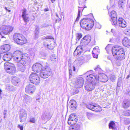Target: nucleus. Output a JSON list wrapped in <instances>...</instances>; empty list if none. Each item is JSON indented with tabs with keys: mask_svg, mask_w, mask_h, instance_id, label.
Listing matches in <instances>:
<instances>
[{
	"mask_svg": "<svg viewBox=\"0 0 130 130\" xmlns=\"http://www.w3.org/2000/svg\"><path fill=\"white\" fill-rule=\"evenodd\" d=\"M45 38V39H52L53 38L52 36H46Z\"/></svg>",
	"mask_w": 130,
	"mask_h": 130,
	"instance_id": "obj_48",
	"label": "nucleus"
},
{
	"mask_svg": "<svg viewBox=\"0 0 130 130\" xmlns=\"http://www.w3.org/2000/svg\"><path fill=\"white\" fill-rule=\"evenodd\" d=\"M87 115L89 119H91L94 116V115L93 114L89 112L87 113Z\"/></svg>",
	"mask_w": 130,
	"mask_h": 130,
	"instance_id": "obj_35",
	"label": "nucleus"
},
{
	"mask_svg": "<svg viewBox=\"0 0 130 130\" xmlns=\"http://www.w3.org/2000/svg\"><path fill=\"white\" fill-rule=\"evenodd\" d=\"M90 59V55H88L87 56L86 58H85V60H88L87 62Z\"/></svg>",
	"mask_w": 130,
	"mask_h": 130,
	"instance_id": "obj_45",
	"label": "nucleus"
},
{
	"mask_svg": "<svg viewBox=\"0 0 130 130\" xmlns=\"http://www.w3.org/2000/svg\"><path fill=\"white\" fill-rule=\"evenodd\" d=\"M76 40L78 41L82 38V35L80 33H78L76 35Z\"/></svg>",
	"mask_w": 130,
	"mask_h": 130,
	"instance_id": "obj_36",
	"label": "nucleus"
},
{
	"mask_svg": "<svg viewBox=\"0 0 130 130\" xmlns=\"http://www.w3.org/2000/svg\"><path fill=\"white\" fill-rule=\"evenodd\" d=\"M83 51V50L82 46L80 45L78 46L74 52V56L75 57H78L81 54Z\"/></svg>",
	"mask_w": 130,
	"mask_h": 130,
	"instance_id": "obj_13",
	"label": "nucleus"
},
{
	"mask_svg": "<svg viewBox=\"0 0 130 130\" xmlns=\"http://www.w3.org/2000/svg\"><path fill=\"white\" fill-rule=\"evenodd\" d=\"M86 107L88 109L95 111H101L102 110L101 107L95 104L91 103L86 105Z\"/></svg>",
	"mask_w": 130,
	"mask_h": 130,
	"instance_id": "obj_9",
	"label": "nucleus"
},
{
	"mask_svg": "<svg viewBox=\"0 0 130 130\" xmlns=\"http://www.w3.org/2000/svg\"><path fill=\"white\" fill-rule=\"evenodd\" d=\"M109 47L108 45H107L106 46V47L105 48V49L106 51H107L108 52V50L109 49Z\"/></svg>",
	"mask_w": 130,
	"mask_h": 130,
	"instance_id": "obj_53",
	"label": "nucleus"
},
{
	"mask_svg": "<svg viewBox=\"0 0 130 130\" xmlns=\"http://www.w3.org/2000/svg\"><path fill=\"white\" fill-rule=\"evenodd\" d=\"M14 41L19 45L25 44L27 42L26 39L22 34L18 33H15L13 36Z\"/></svg>",
	"mask_w": 130,
	"mask_h": 130,
	"instance_id": "obj_5",
	"label": "nucleus"
},
{
	"mask_svg": "<svg viewBox=\"0 0 130 130\" xmlns=\"http://www.w3.org/2000/svg\"><path fill=\"white\" fill-rule=\"evenodd\" d=\"M125 58V56L124 54H120L119 55H118L116 56V58L118 60H121L124 59Z\"/></svg>",
	"mask_w": 130,
	"mask_h": 130,
	"instance_id": "obj_30",
	"label": "nucleus"
},
{
	"mask_svg": "<svg viewBox=\"0 0 130 130\" xmlns=\"http://www.w3.org/2000/svg\"><path fill=\"white\" fill-rule=\"evenodd\" d=\"M6 89L10 91H13L14 89V87L12 85L9 84L6 85Z\"/></svg>",
	"mask_w": 130,
	"mask_h": 130,
	"instance_id": "obj_32",
	"label": "nucleus"
},
{
	"mask_svg": "<svg viewBox=\"0 0 130 130\" xmlns=\"http://www.w3.org/2000/svg\"><path fill=\"white\" fill-rule=\"evenodd\" d=\"M73 70L74 71H75V67H74L73 66Z\"/></svg>",
	"mask_w": 130,
	"mask_h": 130,
	"instance_id": "obj_63",
	"label": "nucleus"
},
{
	"mask_svg": "<svg viewBox=\"0 0 130 130\" xmlns=\"http://www.w3.org/2000/svg\"><path fill=\"white\" fill-rule=\"evenodd\" d=\"M44 11H48L49 9L48 8H47L44 9Z\"/></svg>",
	"mask_w": 130,
	"mask_h": 130,
	"instance_id": "obj_57",
	"label": "nucleus"
},
{
	"mask_svg": "<svg viewBox=\"0 0 130 130\" xmlns=\"http://www.w3.org/2000/svg\"><path fill=\"white\" fill-rule=\"evenodd\" d=\"M25 90L26 92L29 93L30 92L31 93H32L33 91L34 92L35 91V88L34 85H29L27 86L25 88Z\"/></svg>",
	"mask_w": 130,
	"mask_h": 130,
	"instance_id": "obj_17",
	"label": "nucleus"
},
{
	"mask_svg": "<svg viewBox=\"0 0 130 130\" xmlns=\"http://www.w3.org/2000/svg\"><path fill=\"white\" fill-rule=\"evenodd\" d=\"M84 83L83 78L81 77H79L75 80V87L77 88H80L83 86Z\"/></svg>",
	"mask_w": 130,
	"mask_h": 130,
	"instance_id": "obj_16",
	"label": "nucleus"
},
{
	"mask_svg": "<svg viewBox=\"0 0 130 130\" xmlns=\"http://www.w3.org/2000/svg\"><path fill=\"white\" fill-rule=\"evenodd\" d=\"M96 27L100 29L101 28V26L99 23H97L96 24Z\"/></svg>",
	"mask_w": 130,
	"mask_h": 130,
	"instance_id": "obj_41",
	"label": "nucleus"
},
{
	"mask_svg": "<svg viewBox=\"0 0 130 130\" xmlns=\"http://www.w3.org/2000/svg\"><path fill=\"white\" fill-rule=\"evenodd\" d=\"M36 120L35 118H31L30 120V122L32 123H35V122Z\"/></svg>",
	"mask_w": 130,
	"mask_h": 130,
	"instance_id": "obj_39",
	"label": "nucleus"
},
{
	"mask_svg": "<svg viewBox=\"0 0 130 130\" xmlns=\"http://www.w3.org/2000/svg\"><path fill=\"white\" fill-rule=\"evenodd\" d=\"M5 9L6 10H7L9 12H10L11 11L10 10H8L7 9V7H5Z\"/></svg>",
	"mask_w": 130,
	"mask_h": 130,
	"instance_id": "obj_60",
	"label": "nucleus"
},
{
	"mask_svg": "<svg viewBox=\"0 0 130 130\" xmlns=\"http://www.w3.org/2000/svg\"><path fill=\"white\" fill-rule=\"evenodd\" d=\"M43 45L45 46H47V47H48V46H49V45L48 44H47V43L46 42H44V43H43Z\"/></svg>",
	"mask_w": 130,
	"mask_h": 130,
	"instance_id": "obj_52",
	"label": "nucleus"
},
{
	"mask_svg": "<svg viewBox=\"0 0 130 130\" xmlns=\"http://www.w3.org/2000/svg\"><path fill=\"white\" fill-rule=\"evenodd\" d=\"M52 115L50 111H47L44 113L42 116V118L45 120H48L51 118Z\"/></svg>",
	"mask_w": 130,
	"mask_h": 130,
	"instance_id": "obj_19",
	"label": "nucleus"
},
{
	"mask_svg": "<svg viewBox=\"0 0 130 130\" xmlns=\"http://www.w3.org/2000/svg\"><path fill=\"white\" fill-rule=\"evenodd\" d=\"M12 57V56L11 54L8 53L4 55L3 57V59L5 61H8L11 59Z\"/></svg>",
	"mask_w": 130,
	"mask_h": 130,
	"instance_id": "obj_21",
	"label": "nucleus"
},
{
	"mask_svg": "<svg viewBox=\"0 0 130 130\" xmlns=\"http://www.w3.org/2000/svg\"><path fill=\"white\" fill-rule=\"evenodd\" d=\"M26 10L25 9H24L22 10V17L25 22H28L29 20V17L26 13Z\"/></svg>",
	"mask_w": 130,
	"mask_h": 130,
	"instance_id": "obj_18",
	"label": "nucleus"
},
{
	"mask_svg": "<svg viewBox=\"0 0 130 130\" xmlns=\"http://www.w3.org/2000/svg\"><path fill=\"white\" fill-rule=\"evenodd\" d=\"M111 17L113 22L112 24H113V22H115L116 21L117 15L116 12L114 11H112L111 12Z\"/></svg>",
	"mask_w": 130,
	"mask_h": 130,
	"instance_id": "obj_25",
	"label": "nucleus"
},
{
	"mask_svg": "<svg viewBox=\"0 0 130 130\" xmlns=\"http://www.w3.org/2000/svg\"><path fill=\"white\" fill-rule=\"evenodd\" d=\"M124 114L125 116H128L130 115V111L129 110H126L124 112Z\"/></svg>",
	"mask_w": 130,
	"mask_h": 130,
	"instance_id": "obj_38",
	"label": "nucleus"
},
{
	"mask_svg": "<svg viewBox=\"0 0 130 130\" xmlns=\"http://www.w3.org/2000/svg\"><path fill=\"white\" fill-rule=\"evenodd\" d=\"M38 29L36 28L35 31V35L36 36H37L39 33V31H38Z\"/></svg>",
	"mask_w": 130,
	"mask_h": 130,
	"instance_id": "obj_44",
	"label": "nucleus"
},
{
	"mask_svg": "<svg viewBox=\"0 0 130 130\" xmlns=\"http://www.w3.org/2000/svg\"><path fill=\"white\" fill-rule=\"evenodd\" d=\"M130 105V101L128 100H124L123 102L122 106L125 109L127 108Z\"/></svg>",
	"mask_w": 130,
	"mask_h": 130,
	"instance_id": "obj_26",
	"label": "nucleus"
},
{
	"mask_svg": "<svg viewBox=\"0 0 130 130\" xmlns=\"http://www.w3.org/2000/svg\"><path fill=\"white\" fill-rule=\"evenodd\" d=\"M12 58L14 61L18 62L17 67L18 70L23 72L25 69V66L27 64V60L29 58L23 54L21 51H16L13 53Z\"/></svg>",
	"mask_w": 130,
	"mask_h": 130,
	"instance_id": "obj_1",
	"label": "nucleus"
},
{
	"mask_svg": "<svg viewBox=\"0 0 130 130\" xmlns=\"http://www.w3.org/2000/svg\"><path fill=\"white\" fill-rule=\"evenodd\" d=\"M0 48L3 52L9 51L10 48V45L8 44H4L1 46Z\"/></svg>",
	"mask_w": 130,
	"mask_h": 130,
	"instance_id": "obj_24",
	"label": "nucleus"
},
{
	"mask_svg": "<svg viewBox=\"0 0 130 130\" xmlns=\"http://www.w3.org/2000/svg\"><path fill=\"white\" fill-rule=\"evenodd\" d=\"M27 117L26 111L24 109H21L20 111V113L19 115L20 122H25L26 121Z\"/></svg>",
	"mask_w": 130,
	"mask_h": 130,
	"instance_id": "obj_12",
	"label": "nucleus"
},
{
	"mask_svg": "<svg viewBox=\"0 0 130 130\" xmlns=\"http://www.w3.org/2000/svg\"><path fill=\"white\" fill-rule=\"evenodd\" d=\"M88 60H85V58L83 57H80L76 59L75 62H78L79 63H82L84 62H86Z\"/></svg>",
	"mask_w": 130,
	"mask_h": 130,
	"instance_id": "obj_28",
	"label": "nucleus"
},
{
	"mask_svg": "<svg viewBox=\"0 0 130 130\" xmlns=\"http://www.w3.org/2000/svg\"><path fill=\"white\" fill-rule=\"evenodd\" d=\"M94 53L95 52H92L93 57L94 58H95L97 59L98 57V54H96Z\"/></svg>",
	"mask_w": 130,
	"mask_h": 130,
	"instance_id": "obj_43",
	"label": "nucleus"
},
{
	"mask_svg": "<svg viewBox=\"0 0 130 130\" xmlns=\"http://www.w3.org/2000/svg\"><path fill=\"white\" fill-rule=\"evenodd\" d=\"M109 128L115 129L116 128L115 123L114 122L111 121L109 124Z\"/></svg>",
	"mask_w": 130,
	"mask_h": 130,
	"instance_id": "obj_29",
	"label": "nucleus"
},
{
	"mask_svg": "<svg viewBox=\"0 0 130 130\" xmlns=\"http://www.w3.org/2000/svg\"><path fill=\"white\" fill-rule=\"evenodd\" d=\"M79 92V91L77 89H76L74 90L73 92L72 95H74L77 93Z\"/></svg>",
	"mask_w": 130,
	"mask_h": 130,
	"instance_id": "obj_40",
	"label": "nucleus"
},
{
	"mask_svg": "<svg viewBox=\"0 0 130 130\" xmlns=\"http://www.w3.org/2000/svg\"><path fill=\"white\" fill-rule=\"evenodd\" d=\"M52 3H54L55 1V0H51Z\"/></svg>",
	"mask_w": 130,
	"mask_h": 130,
	"instance_id": "obj_61",
	"label": "nucleus"
},
{
	"mask_svg": "<svg viewBox=\"0 0 130 130\" xmlns=\"http://www.w3.org/2000/svg\"><path fill=\"white\" fill-rule=\"evenodd\" d=\"M113 25L116 26L118 25L122 28H124L126 26V23L125 21L122 18H119L118 21L113 22Z\"/></svg>",
	"mask_w": 130,
	"mask_h": 130,
	"instance_id": "obj_11",
	"label": "nucleus"
},
{
	"mask_svg": "<svg viewBox=\"0 0 130 130\" xmlns=\"http://www.w3.org/2000/svg\"><path fill=\"white\" fill-rule=\"evenodd\" d=\"M130 121L129 120L127 119L125 121V123L126 124H128L129 123Z\"/></svg>",
	"mask_w": 130,
	"mask_h": 130,
	"instance_id": "obj_47",
	"label": "nucleus"
},
{
	"mask_svg": "<svg viewBox=\"0 0 130 130\" xmlns=\"http://www.w3.org/2000/svg\"><path fill=\"white\" fill-rule=\"evenodd\" d=\"M11 82L14 85H18L20 82L19 79L16 76H13L11 77Z\"/></svg>",
	"mask_w": 130,
	"mask_h": 130,
	"instance_id": "obj_22",
	"label": "nucleus"
},
{
	"mask_svg": "<svg viewBox=\"0 0 130 130\" xmlns=\"http://www.w3.org/2000/svg\"><path fill=\"white\" fill-rule=\"evenodd\" d=\"M90 40L91 37L89 36H84L81 40V42H84L86 44H88L90 41Z\"/></svg>",
	"mask_w": 130,
	"mask_h": 130,
	"instance_id": "obj_27",
	"label": "nucleus"
},
{
	"mask_svg": "<svg viewBox=\"0 0 130 130\" xmlns=\"http://www.w3.org/2000/svg\"><path fill=\"white\" fill-rule=\"evenodd\" d=\"M130 75H128L127 76V78H129V77H130Z\"/></svg>",
	"mask_w": 130,
	"mask_h": 130,
	"instance_id": "obj_62",
	"label": "nucleus"
},
{
	"mask_svg": "<svg viewBox=\"0 0 130 130\" xmlns=\"http://www.w3.org/2000/svg\"><path fill=\"white\" fill-rule=\"evenodd\" d=\"M80 126V125L79 124H75L70 127V129L74 130H79Z\"/></svg>",
	"mask_w": 130,
	"mask_h": 130,
	"instance_id": "obj_31",
	"label": "nucleus"
},
{
	"mask_svg": "<svg viewBox=\"0 0 130 130\" xmlns=\"http://www.w3.org/2000/svg\"><path fill=\"white\" fill-rule=\"evenodd\" d=\"M3 28L2 33L5 35H6L12 31L13 27L10 26H4Z\"/></svg>",
	"mask_w": 130,
	"mask_h": 130,
	"instance_id": "obj_15",
	"label": "nucleus"
},
{
	"mask_svg": "<svg viewBox=\"0 0 130 130\" xmlns=\"http://www.w3.org/2000/svg\"><path fill=\"white\" fill-rule=\"evenodd\" d=\"M24 100L26 102H30L32 100V98L30 97L27 95H25L24 96Z\"/></svg>",
	"mask_w": 130,
	"mask_h": 130,
	"instance_id": "obj_33",
	"label": "nucleus"
},
{
	"mask_svg": "<svg viewBox=\"0 0 130 130\" xmlns=\"http://www.w3.org/2000/svg\"><path fill=\"white\" fill-rule=\"evenodd\" d=\"M5 71L8 73L13 74L15 73L16 69L15 65L12 63L6 62L4 64Z\"/></svg>",
	"mask_w": 130,
	"mask_h": 130,
	"instance_id": "obj_6",
	"label": "nucleus"
},
{
	"mask_svg": "<svg viewBox=\"0 0 130 130\" xmlns=\"http://www.w3.org/2000/svg\"><path fill=\"white\" fill-rule=\"evenodd\" d=\"M18 127L20 129V130H23V127L22 126H21L20 125H18Z\"/></svg>",
	"mask_w": 130,
	"mask_h": 130,
	"instance_id": "obj_46",
	"label": "nucleus"
},
{
	"mask_svg": "<svg viewBox=\"0 0 130 130\" xmlns=\"http://www.w3.org/2000/svg\"><path fill=\"white\" fill-rule=\"evenodd\" d=\"M68 105L70 108H76L77 106L76 102L74 100H71Z\"/></svg>",
	"mask_w": 130,
	"mask_h": 130,
	"instance_id": "obj_20",
	"label": "nucleus"
},
{
	"mask_svg": "<svg viewBox=\"0 0 130 130\" xmlns=\"http://www.w3.org/2000/svg\"><path fill=\"white\" fill-rule=\"evenodd\" d=\"M8 112L7 110H5L3 112L4 118L5 119L6 117L7 116V113Z\"/></svg>",
	"mask_w": 130,
	"mask_h": 130,
	"instance_id": "obj_37",
	"label": "nucleus"
},
{
	"mask_svg": "<svg viewBox=\"0 0 130 130\" xmlns=\"http://www.w3.org/2000/svg\"><path fill=\"white\" fill-rule=\"evenodd\" d=\"M128 129L129 130H130V125L128 127Z\"/></svg>",
	"mask_w": 130,
	"mask_h": 130,
	"instance_id": "obj_64",
	"label": "nucleus"
},
{
	"mask_svg": "<svg viewBox=\"0 0 130 130\" xmlns=\"http://www.w3.org/2000/svg\"><path fill=\"white\" fill-rule=\"evenodd\" d=\"M86 79L89 81L92 79L95 80L96 83H98L99 81L101 82H105L108 80V77L105 74L102 73L99 74L97 75L96 74L94 75L90 74L86 77Z\"/></svg>",
	"mask_w": 130,
	"mask_h": 130,
	"instance_id": "obj_3",
	"label": "nucleus"
},
{
	"mask_svg": "<svg viewBox=\"0 0 130 130\" xmlns=\"http://www.w3.org/2000/svg\"><path fill=\"white\" fill-rule=\"evenodd\" d=\"M122 80V78H118L117 90L118 89H119L121 85Z\"/></svg>",
	"mask_w": 130,
	"mask_h": 130,
	"instance_id": "obj_34",
	"label": "nucleus"
},
{
	"mask_svg": "<svg viewBox=\"0 0 130 130\" xmlns=\"http://www.w3.org/2000/svg\"><path fill=\"white\" fill-rule=\"evenodd\" d=\"M40 99V98H38L37 99H36V102L37 103L40 102L39 100Z\"/></svg>",
	"mask_w": 130,
	"mask_h": 130,
	"instance_id": "obj_54",
	"label": "nucleus"
},
{
	"mask_svg": "<svg viewBox=\"0 0 130 130\" xmlns=\"http://www.w3.org/2000/svg\"><path fill=\"white\" fill-rule=\"evenodd\" d=\"M122 43L123 45L126 47H128L130 45V41L127 37H125L123 39Z\"/></svg>",
	"mask_w": 130,
	"mask_h": 130,
	"instance_id": "obj_23",
	"label": "nucleus"
},
{
	"mask_svg": "<svg viewBox=\"0 0 130 130\" xmlns=\"http://www.w3.org/2000/svg\"><path fill=\"white\" fill-rule=\"evenodd\" d=\"M75 117L74 114H71L68 119V124L70 125H73V123H75L77 121V119Z\"/></svg>",
	"mask_w": 130,
	"mask_h": 130,
	"instance_id": "obj_14",
	"label": "nucleus"
},
{
	"mask_svg": "<svg viewBox=\"0 0 130 130\" xmlns=\"http://www.w3.org/2000/svg\"><path fill=\"white\" fill-rule=\"evenodd\" d=\"M87 80L88 82H89L87 84H86L85 86V89L89 91L92 90L94 89L95 85L97 84V83H96L95 80L94 79H92L89 81Z\"/></svg>",
	"mask_w": 130,
	"mask_h": 130,
	"instance_id": "obj_10",
	"label": "nucleus"
},
{
	"mask_svg": "<svg viewBox=\"0 0 130 130\" xmlns=\"http://www.w3.org/2000/svg\"><path fill=\"white\" fill-rule=\"evenodd\" d=\"M98 48L97 47H95L93 49L92 52H95L96 51V50Z\"/></svg>",
	"mask_w": 130,
	"mask_h": 130,
	"instance_id": "obj_49",
	"label": "nucleus"
},
{
	"mask_svg": "<svg viewBox=\"0 0 130 130\" xmlns=\"http://www.w3.org/2000/svg\"><path fill=\"white\" fill-rule=\"evenodd\" d=\"M56 57L55 56L54 57L53 56H51V60L52 61H56Z\"/></svg>",
	"mask_w": 130,
	"mask_h": 130,
	"instance_id": "obj_42",
	"label": "nucleus"
},
{
	"mask_svg": "<svg viewBox=\"0 0 130 130\" xmlns=\"http://www.w3.org/2000/svg\"><path fill=\"white\" fill-rule=\"evenodd\" d=\"M80 24L82 28L89 30L93 27L94 23L93 21L91 19L83 18L80 21Z\"/></svg>",
	"mask_w": 130,
	"mask_h": 130,
	"instance_id": "obj_4",
	"label": "nucleus"
},
{
	"mask_svg": "<svg viewBox=\"0 0 130 130\" xmlns=\"http://www.w3.org/2000/svg\"><path fill=\"white\" fill-rule=\"evenodd\" d=\"M111 32L114 34L115 33V31L113 29H112L111 30Z\"/></svg>",
	"mask_w": 130,
	"mask_h": 130,
	"instance_id": "obj_56",
	"label": "nucleus"
},
{
	"mask_svg": "<svg viewBox=\"0 0 130 130\" xmlns=\"http://www.w3.org/2000/svg\"><path fill=\"white\" fill-rule=\"evenodd\" d=\"M112 51L113 56H117L120 54H124L123 49L122 47L118 45H116L113 47Z\"/></svg>",
	"mask_w": 130,
	"mask_h": 130,
	"instance_id": "obj_7",
	"label": "nucleus"
},
{
	"mask_svg": "<svg viewBox=\"0 0 130 130\" xmlns=\"http://www.w3.org/2000/svg\"><path fill=\"white\" fill-rule=\"evenodd\" d=\"M99 66H98V67H97V68H95V70H96V71L98 69V68H99Z\"/></svg>",
	"mask_w": 130,
	"mask_h": 130,
	"instance_id": "obj_59",
	"label": "nucleus"
},
{
	"mask_svg": "<svg viewBox=\"0 0 130 130\" xmlns=\"http://www.w3.org/2000/svg\"><path fill=\"white\" fill-rule=\"evenodd\" d=\"M32 70L35 72H38L42 70L39 74V76L43 78H46L50 76L52 73L51 69L47 63L41 64L36 63L34 64L32 67Z\"/></svg>",
	"mask_w": 130,
	"mask_h": 130,
	"instance_id": "obj_2",
	"label": "nucleus"
},
{
	"mask_svg": "<svg viewBox=\"0 0 130 130\" xmlns=\"http://www.w3.org/2000/svg\"><path fill=\"white\" fill-rule=\"evenodd\" d=\"M82 12L81 11V9H78V15L79 16V15H80V13L81 12Z\"/></svg>",
	"mask_w": 130,
	"mask_h": 130,
	"instance_id": "obj_50",
	"label": "nucleus"
},
{
	"mask_svg": "<svg viewBox=\"0 0 130 130\" xmlns=\"http://www.w3.org/2000/svg\"><path fill=\"white\" fill-rule=\"evenodd\" d=\"M29 78L31 82L34 84L38 85L40 83V78L37 73H32L30 75Z\"/></svg>",
	"mask_w": 130,
	"mask_h": 130,
	"instance_id": "obj_8",
	"label": "nucleus"
},
{
	"mask_svg": "<svg viewBox=\"0 0 130 130\" xmlns=\"http://www.w3.org/2000/svg\"><path fill=\"white\" fill-rule=\"evenodd\" d=\"M119 7H122V4H120V3H119Z\"/></svg>",
	"mask_w": 130,
	"mask_h": 130,
	"instance_id": "obj_58",
	"label": "nucleus"
},
{
	"mask_svg": "<svg viewBox=\"0 0 130 130\" xmlns=\"http://www.w3.org/2000/svg\"><path fill=\"white\" fill-rule=\"evenodd\" d=\"M78 8H79V9H81V11H82V12L83 11V10H84V8H83V7H79V6L78 7Z\"/></svg>",
	"mask_w": 130,
	"mask_h": 130,
	"instance_id": "obj_55",
	"label": "nucleus"
},
{
	"mask_svg": "<svg viewBox=\"0 0 130 130\" xmlns=\"http://www.w3.org/2000/svg\"><path fill=\"white\" fill-rule=\"evenodd\" d=\"M80 17V15H79V16L78 15H77V17L76 20H75V22H77L78 21Z\"/></svg>",
	"mask_w": 130,
	"mask_h": 130,
	"instance_id": "obj_51",
	"label": "nucleus"
}]
</instances>
